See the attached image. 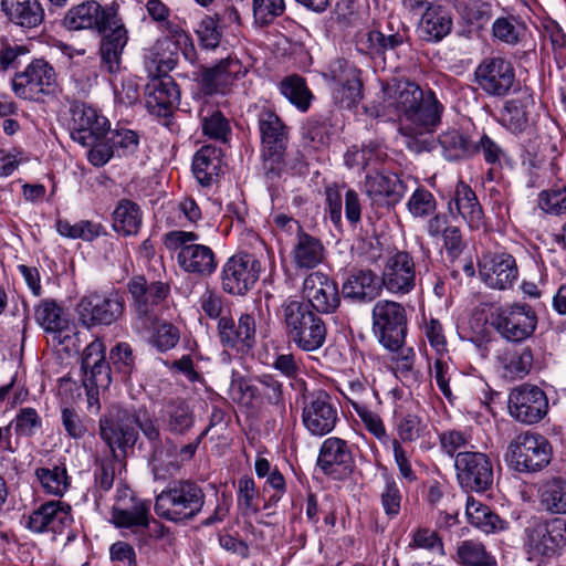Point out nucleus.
<instances>
[{
	"label": "nucleus",
	"mask_w": 566,
	"mask_h": 566,
	"mask_svg": "<svg viewBox=\"0 0 566 566\" xmlns=\"http://www.w3.org/2000/svg\"><path fill=\"white\" fill-rule=\"evenodd\" d=\"M143 223V212L135 202L120 200L112 214L113 230L123 237L136 235Z\"/></svg>",
	"instance_id": "42"
},
{
	"label": "nucleus",
	"mask_w": 566,
	"mask_h": 566,
	"mask_svg": "<svg viewBox=\"0 0 566 566\" xmlns=\"http://www.w3.org/2000/svg\"><path fill=\"white\" fill-rule=\"evenodd\" d=\"M71 522L70 506L60 501H51L41 505L29 516L28 527L34 533H62Z\"/></svg>",
	"instance_id": "31"
},
{
	"label": "nucleus",
	"mask_w": 566,
	"mask_h": 566,
	"mask_svg": "<svg viewBox=\"0 0 566 566\" xmlns=\"http://www.w3.org/2000/svg\"><path fill=\"white\" fill-rule=\"evenodd\" d=\"M222 154L212 145H205L193 156L192 174L202 187L214 184L221 172Z\"/></svg>",
	"instance_id": "39"
},
{
	"label": "nucleus",
	"mask_w": 566,
	"mask_h": 566,
	"mask_svg": "<svg viewBox=\"0 0 566 566\" xmlns=\"http://www.w3.org/2000/svg\"><path fill=\"white\" fill-rule=\"evenodd\" d=\"M109 143L118 156H127L137 149L139 137L132 129L118 128L111 132Z\"/></svg>",
	"instance_id": "61"
},
{
	"label": "nucleus",
	"mask_w": 566,
	"mask_h": 566,
	"mask_svg": "<svg viewBox=\"0 0 566 566\" xmlns=\"http://www.w3.org/2000/svg\"><path fill=\"white\" fill-rule=\"evenodd\" d=\"M352 463L353 455L345 440L336 437L324 440L317 459L324 473L339 478L349 472Z\"/></svg>",
	"instance_id": "33"
},
{
	"label": "nucleus",
	"mask_w": 566,
	"mask_h": 566,
	"mask_svg": "<svg viewBox=\"0 0 566 566\" xmlns=\"http://www.w3.org/2000/svg\"><path fill=\"white\" fill-rule=\"evenodd\" d=\"M82 369L87 409L91 413H98L101 410L99 391L107 389L112 381L111 369L105 361V346L101 340H93L84 349Z\"/></svg>",
	"instance_id": "7"
},
{
	"label": "nucleus",
	"mask_w": 566,
	"mask_h": 566,
	"mask_svg": "<svg viewBox=\"0 0 566 566\" xmlns=\"http://www.w3.org/2000/svg\"><path fill=\"white\" fill-rule=\"evenodd\" d=\"M355 412L364 423L365 428L382 444H389L392 440L387 433L386 427L380 417L367 406L355 405Z\"/></svg>",
	"instance_id": "59"
},
{
	"label": "nucleus",
	"mask_w": 566,
	"mask_h": 566,
	"mask_svg": "<svg viewBox=\"0 0 566 566\" xmlns=\"http://www.w3.org/2000/svg\"><path fill=\"white\" fill-rule=\"evenodd\" d=\"M303 296L318 313H333L339 306L337 284L321 271L312 272L303 282Z\"/></svg>",
	"instance_id": "22"
},
{
	"label": "nucleus",
	"mask_w": 566,
	"mask_h": 566,
	"mask_svg": "<svg viewBox=\"0 0 566 566\" xmlns=\"http://www.w3.org/2000/svg\"><path fill=\"white\" fill-rule=\"evenodd\" d=\"M479 274L486 286L493 290H507L517 280L515 259L507 253H485L479 261Z\"/></svg>",
	"instance_id": "19"
},
{
	"label": "nucleus",
	"mask_w": 566,
	"mask_h": 566,
	"mask_svg": "<svg viewBox=\"0 0 566 566\" xmlns=\"http://www.w3.org/2000/svg\"><path fill=\"white\" fill-rule=\"evenodd\" d=\"M57 87L56 73L43 59L32 61L12 80L13 92L24 99H39L40 96L54 94Z\"/></svg>",
	"instance_id": "10"
},
{
	"label": "nucleus",
	"mask_w": 566,
	"mask_h": 566,
	"mask_svg": "<svg viewBox=\"0 0 566 566\" xmlns=\"http://www.w3.org/2000/svg\"><path fill=\"white\" fill-rule=\"evenodd\" d=\"M494 327L510 342H523L536 329L537 316L533 307L525 303H513L496 310Z\"/></svg>",
	"instance_id": "11"
},
{
	"label": "nucleus",
	"mask_w": 566,
	"mask_h": 566,
	"mask_svg": "<svg viewBox=\"0 0 566 566\" xmlns=\"http://www.w3.org/2000/svg\"><path fill=\"white\" fill-rule=\"evenodd\" d=\"M0 7L6 18L22 29H34L44 21L40 0H1Z\"/></svg>",
	"instance_id": "37"
},
{
	"label": "nucleus",
	"mask_w": 566,
	"mask_h": 566,
	"mask_svg": "<svg viewBox=\"0 0 566 566\" xmlns=\"http://www.w3.org/2000/svg\"><path fill=\"white\" fill-rule=\"evenodd\" d=\"M386 153L378 145H368L361 148L352 147L344 156L345 165L350 169L364 170L370 165L381 161Z\"/></svg>",
	"instance_id": "54"
},
{
	"label": "nucleus",
	"mask_w": 566,
	"mask_h": 566,
	"mask_svg": "<svg viewBox=\"0 0 566 566\" xmlns=\"http://www.w3.org/2000/svg\"><path fill=\"white\" fill-rule=\"evenodd\" d=\"M327 329L324 321L316 316L310 324L302 326L289 338L296 347L304 352H315L321 348L326 340Z\"/></svg>",
	"instance_id": "46"
},
{
	"label": "nucleus",
	"mask_w": 566,
	"mask_h": 566,
	"mask_svg": "<svg viewBox=\"0 0 566 566\" xmlns=\"http://www.w3.org/2000/svg\"><path fill=\"white\" fill-rule=\"evenodd\" d=\"M245 74V69L237 57L221 60L212 67L203 69L200 77V90L206 95L226 93L239 77Z\"/></svg>",
	"instance_id": "29"
},
{
	"label": "nucleus",
	"mask_w": 566,
	"mask_h": 566,
	"mask_svg": "<svg viewBox=\"0 0 566 566\" xmlns=\"http://www.w3.org/2000/svg\"><path fill=\"white\" fill-rule=\"evenodd\" d=\"M566 545V521H534L525 528V548L530 560L541 563L556 556Z\"/></svg>",
	"instance_id": "6"
},
{
	"label": "nucleus",
	"mask_w": 566,
	"mask_h": 566,
	"mask_svg": "<svg viewBox=\"0 0 566 566\" xmlns=\"http://www.w3.org/2000/svg\"><path fill=\"white\" fill-rule=\"evenodd\" d=\"M497 360L505 378L522 379L531 371L534 358L532 350L524 347L520 350H505Z\"/></svg>",
	"instance_id": "45"
},
{
	"label": "nucleus",
	"mask_w": 566,
	"mask_h": 566,
	"mask_svg": "<svg viewBox=\"0 0 566 566\" xmlns=\"http://www.w3.org/2000/svg\"><path fill=\"white\" fill-rule=\"evenodd\" d=\"M205 504V493L190 481L174 482L156 497L155 512L159 517L171 522H182L195 517Z\"/></svg>",
	"instance_id": "2"
},
{
	"label": "nucleus",
	"mask_w": 566,
	"mask_h": 566,
	"mask_svg": "<svg viewBox=\"0 0 566 566\" xmlns=\"http://www.w3.org/2000/svg\"><path fill=\"white\" fill-rule=\"evenodd\" d=\"M397 440L402 442H413L424 438L429 433L428 423L417 413L408 412L402 415L397 423Z\"/></svg>",
	"instance_id": "53"
},
{
	"label": "nucleus",
	"mask_w": 566,
	"mask_h": 566,
	"mask_svg": "<svg viewBox=\"0 0 566 566\" xmlns=\"http://www.w3.org/2000/svg\"><path fill=\"white\" fill-rule=\"evenodd\" d=\"M475 80L488 95L503 97L515 83V71L512 63L503 57H486L476 67Z\"/></svg>",
	"instance_id": "15"
},
{
	"label": "nucleus",
	"mask_w": 566,
	"mask_h": 566,
	"mask_svg": "<svg viewBox=\"0 0 566 566\" xmlns=\"http://www.w3.org/2000/svg\"><path fill=\"white\" fill-rule=\"evenodd\" d=\"M448 211L453 217L460 216L470 229L479 230L485 224L475 192L463 181L457 184L454 193L448 202Z\"/></svg>",
	"instance_id": "32"
},
{
	"label": "nucleus",
	"mask_w": 566,
	"mask_h": 566,
	"mask_svg": "<svg viewBox=\"0 0 566 566\" xmlns=\"http://www.w3.org/2000/svg\"><path fill=\"white\" fill-rule=\"evenodd\" d=\"M277 316L290 337L318 315L311 310L308 304L295 298H287L280 306Z\"/></svg>",
	"instance_id": "44"
},
{
	"label": "nucleus",
	"mask_w": 566,
	"mask_h": 566,
	"mask_svg": "<svg viewBox=\"0 0 566 566\" xmlns=\"http://www.w3.org/2000/svg\"><path fill=\"white\" fill-rule=\"evenodd\" d=\"M136 421L138 419L133 412L124 409H117L99 418V437L115 459L119 457L117 450L125 455L127 450L135 446L138 439Z\"/></svg>",
	"instance_id": "9"
},
{
	"label": "nucleus",
	"mask_w": 566,
	"mask_h": 566,
	"mask_svg": "<svg viewBox=\"0 0 566 566\" xmlns=\"http://www.w3.org/2000/svg\"><path fill=\"white\" fill-rule=\"evenodd\" d=\"M420 328L430 346L439 356H442L447 353V340L443 327L438 319L433 317H423V323L421 324Z\"/></svg>",
	"instance_id": "62"
},
{
	"label": "nucleus",
	"mask_w": 566,
	"mask_h": 566,
	"mask_svg": "<svg viewBox=\"0 0 566 566\" xmlns=\"http://www.w3.org/2000/svg\"><path fill=\"white\" fill-rule=\"evenodd\" d=\"M458 562L467 566H491L495 559L490 555L484 545L474 539H465L457 547Z\"/></svg>",
	"instance_id": "51"
},
{
	"label": "nucleus",
	"mask_w": 566,
	"mask_h": 566,
	"mask_svg": "<svg viewBox=\"0 0 566 566\" xmlns=\"http://www.w3.org/2000/svg\"><path fill=\"white\" fill-rule=\"evenodd\" d=\"M72 138L81 145L102 139L109 130V122L96 108L81 104L72 108Z\"/></svg>",
	"instance_id": "25"
},
{
	"label": "nucleus",
	"mask_w": 566,
	"mask_h": 566,
	"mask_svg": "<svg viewBox=\"0 0 566 566\" xmlns=\"http://www.w3.org/2000/svg\"><path fill=\"white\" fill-rule=\"evenodd\" d=\"M542 503L551 513L566 514V476L554 478L544 485Z\"/></svg>",
	"instance_id": "52"
},
{
	"label": "nucleus",
	"mask_w": 566,
	"mask_h": 566,
	"mask_svg": "<svg viewBox=\"0 0 566 566\" xmlns=\"http://www.w3.org/2000/svg\"><path fill=\"white\" fill-rule=\"evenodd\" d=\"M385 286L392 294H408L416 285V269L413 259L407 252H397L390 256L385 265L381 279Z\"/></svg>",
	"instance_id": "26"
},
{
	"label": "nucleus",
	"mask_w": 566,
	"mask_h": 566,
	"mask_svg": "<svg viewBox=\"0 0 566 566\" xmlns=\"http://www.w3.org/2000/svg\"><path fill=\"white\" fill-rule=\"evenodd\" d=\"M114 24L108 23L105 30L99 32L102 39L99 42V55L102 67L108 73H116L120 69L122 54L128 41V31L125 28L122 18H114Z\"/></svg>",
	"instance_id": "28"
},
{
	"label": "nucleus",
	"mask_w": 566,
	"mask_h": 566,
	"mask_svg": "<svg viewBox=\"0 0 566 566\" xmlns=\"http://www.w3.org/2000/svg\"><path fill=\"white\" fill-rule=\"evenodd\" d=\"M332 95L342 108H353L361 99V82L358 70L346 61L338 60L332 67Z\"/></svg>",
	"instance_id": "20"
},
{
	"label": "nucleus",
	"mask_w": 566,
	"mask_h": 566,
	"mask_svg": "<svg viewBox=\"0 0 566 566\" xmlns=\"http://www.w3.org/2000/svg\"><path fill=\"white\" fill-rule=\"evenodd\" d=\"M149 520L150 502L146 500L126 506L120 503L119 507L112 510L114 525L133 534L144 533L148 528Z\"/></svg>",
	"instance_id": "38"
},
{
	"label": "nucleus",
	"mask_w": 566,
	"mask_h": 566,
	"mask_svg": "<svg viewBox=\"0 0 566 566\" xmlns=\"http://www.w3.org/2000/svg\"><path fill=\"white\" fill-rule=\"evenodd\" d=\"M18 436L31 437L41 428L42 420L33 408H22L13 420Z\"/></svg>",
	"instance_id": "63"
},
{
	"label": "nucleus",
	"mask_w": 566,
	"mask_h": 566,
	"mask_svg": "<svg viewBox=\"0 0 566 566\" xmlns=\"http://www.w3.org/2000/svg\"><path fill=\"white\" fill-rule=\"evenodd\" d=\"M262 146L266 160L279 164L287 146V128L270 108H263L258 118Z\"/></svg>",
	"instance_id": "27"
},
{
	"label": "nucleus",
	"mask_w": 566,
	"mask_h": 566,
	"mask_svg": "<svg viewBox=\"0 0 566 566\" xmlns=\"http://www.w3.org/2000/svg\"><path fill=\"white\" fill-rule=\"evenodd\" d=\"M179 96L177 84L166 74L154 76L146 86V106L158 116H167L178 104Z\"/></svg>",
	"instance_id": "30"
},
{
	"label": "nucleus",
	"mask_w": 566,
	"mask_h": 566,
	"mask_svg": "<svg viewBox=\"0 0 566 566\" xmlns=\"http://www.w3.org/2000/svg\"><path fill=\"white\" fill-rule=\"evenodd\" d=\"M163 421L168 431L184 434L193 424V416L185 401H172L165 408Z\"/></svg>",
	"instance_id": "49"
},
{
	"label": "nucleus",
	"mask_w": 566,
	"mask_h": 566,
	"mask_svg": "<svg viewBox=\"0 0 566 566\" xmlns=\"http://www.w3.org/2000/svg\"><path fill=\"white\" fill-rule=\"evenodd\" d=\"M36 475L41 485L49 494L63 495L70 485L66 469L62 467L39 469Z\"/></svg>",
	"instance_id": "57"
},
{
	"label": "nucleus",
	"mask_w": 566,
	"mask_h": 566,
	"mask_svg": "<svg viewBox=\"0 0 566 566\" xmlns=\"http://www.w3.org/2000/svg\"><path fill=\"white\" fill-rule=\"evenodd\" d=\"M454 467L458 480L465 489L483 492L493 483L492 463L482 452H459Z\"/></svg>",
	"instance_id": "17"
},
{
	"label": "nucleus",
	"mask_w": 566,
	"mask_h": 566,
	"mask_svg": "<svg viewBox=\"0 0 566 566\" xmlns=\"http://www.w3.org/2000/svg\"><path fill=\"white\" fill-rule=\"evenodd\" d=\"M163 33L145 56L147 67H154L157 74H166L176 66L179 51L189 60L193 54L192 40L179 24H167Z\"/></svg>",
	"instance_id": "3"
},
{
	"label": "nucleus",
	"mask_w": 566,
	"mask_h": 566,
	"mask_svg": "<svg viewBox=\"0 0 566 566\" xmlns=\"http://www.w3.org/2000/svg\"><path fill=\"white\" fill-rule=\"evenodd\" d=\"M382 290L380 277L371 270H353L342 286L345 298L358 302H370L380 295Z\"/></svg>",
	"instance_id": "36"
},
{
	"label": "nucleus",
	"mask_w": 566,
	"mask_h": 566,
	"mask_svg": "<svg viewBox=\"0 0 566 566\" xmlns=\"http://www.w3.org/2000/svg\"><path fill=\"white\" fill-rule=\"evenodd\" d=\"M443 156L448 160H457L474 155L473 144L457 130L442 134L439 138Z\"/></svg>",
	"instance_id": "56"
},
{
	"label": "nucleus",
	"mask_w": 566,
	"mask_h": 566,
	"mask_svg": "<svg viewBox=\"0 0 566 566\" xmlns=\"http://www.w3.org/2000/svg\"><path fill=\"white\" fill-rule=\"evenodd\" d=\"M402 495L397 482L390 475L385 476V484L380 492V501L384 512L389 517H395L400 512Z\"/></svg>",
	"instance_id": "60"
},
{
	"label": "nucleus",
	"mask_w": 566,
	"mask_h": 566,
	"mask_svg": "<svg viewBox=\"0 0 566 566\" xmlns=\"http://www.w3.org/2000/svg\"><path fill=\"white\" fill-rule=\"evenodd\" d=\"M76 313L80 323L87 328L108 326L122 317L124 301L116 291L93 292L80 300Z\"/></svg>",
	"instance_id": "8"
},
{
	"label": "nucleus",
	"mask_w": 566,
	"mask_h": 566,
	"mask_svg": "<svg viewBox=\"0 0 566 566\" xmlns=\"http://www.w3.org/2000/svg\"><path fill=\"white\" fill-rule=\"evenodd\" d=\"M279 90L300 112L308 111L314 96L303 77L295 74L286 76L280 82Z\"/></svg>",
	"instance_id": "47"
},
{
	"label": "nucleus",
	"mask_w": 566,
	"mask_h": 566,
	"mask_svg": "<svg viewBox=\"0 0 566 566\" xmlns=\"http://www.w3.org/2000/svg\"><path fill=\"white\" fill-rule=\"evenodd\" d=\"M36 323L46 333H59L67 326V319L63 315L62 308L53 300H43L35 307L34 312Z\"/></svg>",
	"instance_id": "50"
},
{
	"label": "nucleus",
	"mask_w": 566,
	"mask_h": 566,
	"mask_svg": "<svg viewBox=\"0 0 566 566\" xmlns=\"http://www.w3.org/2000/svg\"><path fill=\"white\" fill-rule=\"evenodd\" d=\"M363 188L374 207L390 208L401 201L406 187L396 174L379 172L367 174Z\"/></svg>",
	"instance_id": "21"
},
{
	"label": "nucleus",
	"mask_w": 566,
	"mask_h": 566,
	"mask_svg": "<svg viewBox=\"0 0 566 566\" xmlns=\"http://www.w3.org/2000/svg\"><path fill=\"white\" fill-rule=\"evenodd\" d=\"M128 291L134 300V308L142 326L145 328L158 318L169 289L161 282L148 283L143 276H136L128 283Z\"/></svg>",
	"instance_id": "13"
},
{
	"label": "nucleus",
	"mask_w": 566,
	"mask_h": 566,
	"mask_svg": "<svg viewBox=\"0 0 566 566\" xmlns=\"http://www.w3.org/2000/svg\"><path fill=\"white\" fill-rule=\"evenodd\" d=\"M437 201L433 195L423 188L413 191L407 202V209L415 218H424L434 212Z\"/></svg>",
	"instance_id": "58"
},
{
	"label": "nucleus",
	"mask_w": 566,
	"mask_h": 566,
	"mask_svg": "<svg viewBox=\"0 0 566 566\" xmlns=\"http://www.w3.org/2000/svg\"><path fill=\"white\" fill-rule=\"evenodd\" d=\"M442 111L443 106L434 92L427 90L422 101L402 119L399 130L406 136L431 133L440 124Z\"/></svg>",
	"instance_id": "18"
},
{
	"label": "nucleus",
	"mask_w": 566,
	"mask_h": 566,
	"mask_svg": "<svg viewBox=\"0 0 566 566\" xmlns=\"http://www.w3.org/2000/svg\"><path fill=\"white\" fill-rule=\"evenodd\" d=\"M373 331L379 343L388 350H396L405 344L407 334V311L398 302L377 301L371 310Z\"/></svg>",
	"instance_id": "5"
},
{
	"label": "nucleus",
	"mask_w": 566,
	"mask_h": 566,
	"mask_svg": "<svg viewBox=\"0 0 566 566\" xmlns=\"http://www.w3.org/2000/svg\"><path fill=\"white\" fill-rule=\"evenodd\" d=\"M199 235L192 231L174 230L164 237L169 251L177 252L178 265L187 273L206 276L217 269L214 252L208 245L198 243Z\"/></svg>",
	"instance_id": "1"
},
{
	"label": "nucleus",
	"mask_w": 566,
	"mask_h": 566,
	"mask_svg": "<svg viewBox=\"0 0 566 566\" xmlns=\"http://www.w3.org/2000/svg\"><path fill=\"white\" fill-rule=\"evenodd\" d=\"M325 249L319 239L303 231L293 243L291 259L296 269H314L324 260Z\"/></svg>",
	"instance_id": "40"
},
{
	"label": "nucleus",
	"mask_w": 566,
	"mask_h": 566,
	"mask_svg": "<svg viewBox=\"0 0 566 566\" xmlns=\"http://www.w3.org/2000/svg\"><path fill=\"white\" fill-rule=\"evenodd\" d=\"M548 440L534 432H522L509 444L505 460L518 472H536L546 467L552 459Z\"/></svg>",
	"instance_id": "4"
},
{
	"label": "nucleus",
	"mask_w": 566,
	"mask_h": 566,
	"mask_svg": "<svg viewBox=\"0 0 566 566\" xmlns=\"http://www.w3.org/2000/svg\"><path fill=\"white\" fill-rule=\"evenodd\" d=\"M338 420L337 408L325 391L313 392L305 397L302 421L312 436L329 433Z\"/></svg>",
	"instance_id": "16"
},
{
	"label": "nucleus",
	"mask_w": 566,
	"mask_h": 566,
	"mask_svg": "<svg viewBox=\"0 0 566 566\" xmlns=\"http://www.w3.org/2000/svg\"><path fill=\"white\" fill-rule=\"evenodd\" d=\"M118 15L113 6H101L96 1H86L69 10L64 23L70 30H95L102 32L108 23H115Z\"/></svg>",
	"instance_id": "23"
},
{
	"label": "nucleus",
	"mask_w": 566,
	"mask_h": 566,
	"mask_svg": "<svg viewBox=\"0 0 566 566\" xmlns=\"http://www.w3.org/2000/svg\"><path fill=\"white\" fill-rule=\"evenodd\" d=\"M255 319L250 314H242L238 324L231 317H220L218 333L220 342L228 347L249 349L252 347L255 337Z\"/></svg>",
	"instance_id": "34"
},
{
	"label": "nucleus",
	"mask_w": 566,
	"mask_h": 566,
	"mask_svg": "<svg viewBox=\"0 0 566 566\" xmlns=\"http://www.w3.org/2000/svg\"><path fill=\"white\" fill-rule=\"evenodd\" d=\"M465 515L471 525L486 534L502 532L507 528L506 521L493 513L488 505L471 496L467 500Z\"/></svg>",
	"instance_id": "43"
},
{
	"label": "nucleus",
	"mask_w": 566,
	"mask_h": 566,
	"mask_svg": "<svg viewBox=\"0 0 566 566\" xmlns=\"http://www.w3.org/2000/svg\"><path fill=\"white\" fill-rule=\"evenodd\" d=\"M325 193L329 219L334 226L338 227L342 223L343 197L346 219L353 224L360 221L361 205L359 196L355 190L346 189L343 195L342 188L333 185L326 187Z\"/></svg>",
	"instance_id": "35"
},
{
	"label": "nucleus",
	"mask_w": 566,
	"mask_h": 566,
	"mask_svg": "<svg viewBox=\"0 0 566 566\" xmlns=\"http://www.w3.org/2000/svg\"><path fill=\"white\" fill-rule=\"evenodd\" d=\"M55 229L64 238L72 240L81 239L87 242L106 233L102 223L91 220H80L78 222L71 223L69 220L57 219Z\"/></svg>",
	"instance_id": "48"
},
{
	"label": "nucleus",
	"mask_w": 566,
	"mask_h": 566,
	"mask_svg": "<svg viewBox=\"0 0 566 566\" xmlns=\"http://www.w3.org/2000/svg\"><path fill=\"white\" fill-rule=\"evenodd\" d=\"M548 407L546 394L536 385L523 384L509 394V412L521 423L539 422L547 415Z\"/></svg>",
	"instance_id": "12"
},
{
	"label": "nucleus",
	"mask_w": 566,
	"mask_h": 566,
	"mask_svg": "<svg viewBox=\"0 0 566 566\" xmlns=\"http://www.w3.org/2000/svg\"><path fill=\"white\" fill-rule=\"evenodd\" d=\"M501 123L514 134L523 133L530 126L528 112L518 99L506 101L501 112Z\"/></svg>",
	"instance_id": "55"
},
{
	"label": "nucleus",
	"mask_w": 566,
	"mask_h": 566,
	"mask_svg": "<svg viewBox=\"0 0 566 566\" xmlns=\"http://www.w3.org/2000/svg\"><path fill=\"white\" fill-rule=\"evenodd\" d=\"M452 24L448 10L440 6H430L421 17L418 31L424 41L438 42L450 33Z\"/></svg>",
	"instance_id": "41"
},
{
	"label": "nucleus",
	"mask_w": 566,
	"mask_h": 566,
	"mask_svg": "<svg viewBox=\"0 0 566 566\" xmlns=\"http://www.w3.org/2000/svg\"><path fill=\"white\" fill-rule=\"evenodd\" d=\"M260 261L252 254L240 253L232 255L224 263L221 272V283L224 292L233 295H244L259 280Z\"/></svg>",
	"instance_id": "14"
},
{
	"label": "nucleus",
	"mask_w": 566,
	"mask_h": 566,
	"mask_svg": "<svg viewBox=\"0 0 566 566\" xmlns=\"http://www.w3.org/2000/svg\"><path fill=\"white\" fill-rule=\"evenodd\" d=\"M427 90L408 80H392L382 87L384 108L392 111L401 123L409 112L421 102Z\"/></svg>",
	"instance_id": "24"
},
{
	"label": "nucleus",
	"mask_w": 566,
	"mask_h": 566,
	"mask_svg": "<svg viewBox=\"0 0 566 566\" xmlns=\"http://www.w3.org/2000/svg\"><path fill=\"white\" fill-rule=\"evenodd\" d=\"M538 207L555 216L566 213V186L563 189L542 191L538 197Z\"/></svg>",
	"instance_id": "64"
}]
</instances>
